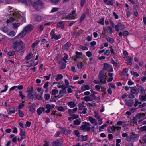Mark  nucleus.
Listing matches in <instances>:
<instances>
[{
	"instance_id": "23",
	"label": "nucleus",
	"mask_w": 146,
	"mask_h": 146,
	"mask_svg": "<svg viewBox=\"0 0 146 146\" xmlns=\"http://www.w3.org/2000/svg\"><path fill=\"white\" fill-rule=\"evenodd\" d=\"M66 91L65 89H63V90H60L59 92V94L57 96L58 98H60L63 95L66 93Z\"/></svg>"
},
{
	"instance_id": "30",
	"label": "nucleus",
	"mask_w": 146,
	"mask_h": 146,
	"mask_svg": "<svg viewBox=\"0 0 146 146\" xmlns=\"http://www.w3.org/2000/svg\"><path fill=\"white\" fill-rule=\"evenodd\" d=\"M128 70V68H125V69H124L122 72L123 74L125 76H126L127 77H128V74L127 73Z\"/></svg>"
},
{
	"instance_id": "21",
	"label": "nucleus",
	"mask_w": 146,
	"mask_h": 146,
	"mask_svg": "<svg viewBox=\"0 0 146 146\" xmlns=\"http://www.w3.org/2000/svg\"><path fill=\"white\" fill-rule=\"evenodd\" d=\"M33 54L32 53H30L26 56L25 59L27 60H29L33 57Z\"/></svg>"
},
{
	"instance_id": "6",
	"label": "nucleus",
	"mask_w": 146,
	"mask_h": 146,
	"mask_svg": "<svg viewBox=\"0 0 146 146\" xmlns=\"http://www.w3.org/2000/svg\"><path fill=\"white\" fill-rule=\"evenodd\" d=\"M75 10L73 11L70 14L68 15L65 17V19L72 20L74 19L77 17V16L75 14Z\"/></svg>"
},
{
	"instance_id": "52",
	"label": "nucleus",
	"mask_w": 146,
	"mask_h": 146,
	"mask_svg": "<svg viewBox=\"0 0 146 146\" xmlns=\"http://www.w3.org/2000/svg\"><path fill=\"white\" fill-rule=\"evenodd\" d=\"M61 57V56L60 54H58L56 58V61L58 62H60V58Z\"/></svg>"
},
{
	"instance_id": "33",
	"label": "nucleus",
	"mask_w": 146,
	"mask_h": 146,
	"mask_svg": "<svg viewBox=\"0 0 146 146\" xmlns=\"http://www.w3.org/2000/svg\"><path fill=\"white\" fill-rule=\"evenodd\" d=\"M107 126V124H104L102 125L99 128V130L100 131H103V129L104 128L106 127Z\"/></svg>"
},
{
	"instance_id": "34",
	"label": "nucleus",
	"mask_w": 146,
	"mask_h": 146,
	"mask_svg": "<svg viewBox=\"0 0 146 146\" xmlns=\"http://www.w3.org/2000/svg\"><path fill=\"white\" fill-rule=\"evenodd\" d=\"M25 131L23 130H21V131L20 133V135L21 136V138L22 139H23L25 135Z\"/></svg>"
},
{
	"instance_id": "18",
	"label": "nucleus",
	"mask_w": 146,
	"mask_h": 146,
	"mask_svg": "<svg viewBox=\"0 0 146 146\" xmlns=\"http://www.w3.org/2000/svg\"><path fill=\"white\" fill-rule=\"evenodd\" d=\"M104 2L108 5H113L114 3V0H104Z\"/></svg>"
},
{
	"instance_id": "37",
	"label": "nucleus",
	"mask_w": 146,
	"mask_h": 146,
	"mask_svg": "<svg viewBox=\"0 0 146 146\" xmlns=\"http://www.w3.org/2000/svg\"><path fill=\"white\" fill-rule=\"evenodd\" d=\"M15 32L14 31H13L10 32L8 35L9 36L13 37L15 35Z\"/></svg>"
},
{
	"instance_id": "11",
	"label": "nucleus",
	"mask_w": 146,
	"mask_h": 146,
	"mask_svg": "<svg viewBox=\"0 0 146 146\" xmlns=\"http://www.w3.org/2000/svg\"><path fill=\"white\" fill-rule=\"evenodd\" d=\"M27 33L25 31L23 30L18 35L15 37L16 39H20L25 36Z\"/></svg>"
},
{
	"instance_id": "27",
	"label": "nucleus",
	"mask_w": 146,
	"mask_h": 146,
	"mask_svg": "<svg viewBox=\"0 0 146 146\" xmlns=\"http://www.w3.org/2000/svg\"><path fill=\"white\" fill-rule=\"evenodd\" d=\"M63 78V76L61 74H57L55 78V80L56 81H58L59 80L62 79Z\"/></svg>"
},
{
	"instance_id": "25",
	"label": "nucleus",
	"mask_w": 146,
	"mask_h": 146,
	"mask_svg": "<svg viewBox=\"0 0 146 146\" xmlns=\"http://www.w3.org/2000/svg\"><path fill=\"white\" fill-rule=\"evenodd\" d=\"M71 43L69 42H68L65 44L63 46V48L64 49H68L69 47L71 46Z\"/></svg>"
},
{
	"instance_id": "36",
	"label": "nucleus",
	"mask_w": 146,
	"mask_h": 146,
	"mask_svg": "<svg viewBox=\"0 0 146 146\" xmlns=\"http://www.w3.org/2000/svg\"><path fill=\"white\" fill-rule=\"evenodd\" d=\"M74 124L76 125H79L81 123V120L80 119H78L74 121Z\"/></svg>"
},
{
	"instance_id": "28",
	"label": "nucleus",
	"mask_w": 146,
	"mask_h": 146,
	"mask_svg": "<svg viewBox=\"0 0 146 146\" xmlns=\"http://www.w3.org/2000/svg\"><path fill=\"white\" fill-rule=\"evenodd\" d=\"M67 104L68 106L71 108H73L75 107L76 106V104L73 102L70 101Z\"/></svg>"
},
{
	"instance_id": "10",
	"label": "nucleus",
	"mask_w": 146,
	"mask_h": 146,
	"mask_svg": "<svg viewBox=\"0 0 146 146\" xmlns=\"http://www.w3.org/2000/svg\"><path fill=\"white\" fill-rule=\"evenodd\" d=\"M76 55L72 57V58L74 61H76L77 60L80 58L82 55L81 52L76 51Z\"/></svg>"
},
{
	"instance_id": "29",
	"label": "nucleus",
	"mask_w": 146,
	"mask_h": 146,
	"mask_svg": "<svg viewBox=\"0 0 146 146\" xmlns=\"http://www.w3.org/2000/svg\"><path fill=\"white\" fill-rule=\"evenodd\" d=\"M40 41L38 40H36L33 43L31 46V47L33 48H34L39 43Z\"/></svg>"
},
{
	"instance_id": "41",
	"label": "nucleus",
	"mask_w": 146,
	"mask_h": 146,
	"mask_svg": "<svg viewBox=\"0 0 146 146\" xmlns=\"http://www.w3.org/2000/svg\"><path fill=\"white\" fill-rule=\"evenodd\" d=\"M77 110V107L73 109L72 110H69L68 111V113H74L75 111H76Z\"/></svg>"
},
{
	"instance_id": "14",
	"label": "nucleus",
	"mask_w": 146,
	"mask_h": 146,
	"mask_svg": "<svg viewBox=\"0 0 146 146\" xmlns=\"http://www.w3.org/2000/svg\"><path fill=\"white\" fill-rule=\"evenodd\" d=\"M58 63L60 64L59 68L60 69H63L66 68V63L60 60V62Z\"/></svg>"
},
{
	"instance_id": "54",
	"label": "nucleus",
	"mask_w": 146,
	"mask_h": 146,
	"mask_svg": "<svg viewBox=\"0 0 146 146\" xmlns=\"http://www.w3.org/2000/svg\"><path fill=\"white\" fill-rule=\"evenodd\" d=\"M139 130L142 131H146V126H144L141 127Z\"/></svg>"
},
{
	"instance_id": "46",
	"label": "nucleus",
	"mask_w": 146,
	"mask_h": 146,
	"mask_svg": "<svg viewBox=\"0 0 146 146\" xmlns=\"http://www.w3.org/2000/svg\"><path fill=\"white\" fill-rule=\"evenodd\" d=\"M42 94H41L40 95L36 94V98L39 100H42L43 98Z\"/></svg>"
},
{
	"instance_id": "12",
	"label": "nucleus",
	"mask_w": 146,
	"mask_h": 146,
	"mask_svg": "<svg viewBox=\"0 0 146 146\" xmlns=\"http://www.w3.org/2000/svg\"><path fill=\"white\" fill-rule=\"evenodd\" d=\"M33 29V26L32 25L29 24L25 27L23 29L27 33L31 31Z\"/></svg>"
},
{
	"instance_id": "61",
	"label": "nucleus",
	"mask_w": 146,
	"mask_h": 146,
	"mask_svg": "<svg viewBox=\"0 0 146 146\" xmlns=\"http://www.w3.org/2000/svg\"><path fill=\"white\" fill-rule=\"evenodd\" d=\"M82 62H80L77 64V67L78 69H81L82 68Z\"/></svg>"
},
{
	"instance_id": "47",
	"label": "nucleus",
	"mask_w": 146,
	"mask_h": 146,
	"mask_svg": "<svg viewBox=\"0 0 146 146\" xmlns=\"http://www.w3.org/2000/svg\"><path fill=\"white\" fill-rule=\"evenodd\" d=\"M90 86L88 85H85L84 86V89L83 88V91L85 90H88L90 89Z\"/></svg>"
},
{
	"instance_id": "16",
	"label": "nucleus",
	"mask_w": 146,
	"mask_h": 146,
	"mask_svg": "<svg viewBox=\"0 0 146 146\" xmlns=\"http://www.w3.org/2000/svg\"><path fill=\"white\" fill-rule=\"evenodd\" d=\"M88 118L89 121L92 124H94L95 125H97L98 124L96 119L93 118L92 117L89 116Z\"/></svg>"
},
{
	"instance_id": "45",
	"label": "nucleus",
	"mask_w": 146,
	"mask_h": 146,
	"mask_svg": "<svg viewBox=\"0 0 146 146\" xmlns=\"http://www.w3.org/2000/svg\"><path fill=\"white\" fill-rule=\"evenodd\" d=\"M94 117L97 119L100 117V115L96 111H94Z\"/></svg>"
},
{
	"instance_id": "15",
	"label": "nucleus",
	"mask_w": 146,
	"mask_h": 146,
	"mask_svg": "<svg viewBox=\"0 0 146 146\" xmlns=\"http://www.w3.org/2000/svg\"><path fill=\"white\" fill-rule=\"evenodd\" d=\"M33 88H31L30 90L28 91V97L29 98L33 99L34 98V95L33 94Z\"/></svg>"
},
{
	"instance_id": "9",
	"label": "nucleus",
	"mask_w": 146,
	"mask_h": 146,
	"mask_svg": "<svg viewBox=\"0 0 146 146\" xmlns=\"http://www.w3.org/2000/svg\"><path fill=\"white\" fill-rule=\"evenodd\" d=\"M121 129V127H120L115 126L109 127L108 128V130L110 132L113 133L115 130H118Z\"/></svg>"
},
{
	"instance_id": "13",
	"label": "nucleus",
	"mask_w": 146,
	"mask_h": 146,
	"mask_svg": "<svg viewBox=\"0 0 146 146\" xmlns=\"http://www.w3.org/2000/svg\"><path fill=\"white\" fill-rule=\"evenodd\" d=\"M90 129V128L89 127V124L88 123L83 122V130L88 131Z\"/></svg>"
},
{
	"instance_id": "38",
	"label": "nucleus",
	"mask_w": 146,
	"mask_h": 146,
	"mask_svg": "<svg viewBox=\"0 0 146 146\" xmlns=\"http://www.w3.org/2000/svg\"><path fill=\"white\" fill-rule=\"evenodd\" d=\"M52 93L53 95H56L58 94V91L57 89H54L52 90Z\"/></svg>"
},
{
	"instance_id": "53",
	"label": "nucleus",
	"mask_w": 146,
	"mask_h": 146,
	"mask_svg": "<svg viewBox=\"0 0 146 146\" xmlns=\"http://www.w3.org/2000/svg\"><path fill=\"white\" fill-rule=\"evenodd\" d=\"M59 9V8H57V7H54L51 10V11L50 12L51 13H54L55 12L57 11Z\"/></svg>"
},
{
	"instance_id": "60",
	"label": "nucleus",
	"mask_w": 146,
	"mask_h": 146,
	"mask_svg": "<svg viewBox=\"0 0 146 146\" xmlns=\"http://www.w3.org/2000/svg\"><path fill=\"white\" fill-rule=\"evenodd\" d=\"M15 52L14 51H11L9 52L7 54L9 56H12L14 55L15 54Z\"/></svg>"
},
{
	"instance_id": "17",
	"label": "nucleus",
	"mask_w": 146,
	"mask_h": 146,
	"mask_svg": "<svg viewBox=\"0 0 146 146\" xmlns=\"http://www.w3.org/2000/svg\"><path fill=\"white\" fill-rule=\"evenodd\" d=\"M45 111V109L44 108L40 107L37 110V113L38 115H39L42 114V112H44Z\"/></svg>"
},
{
	"instance_id": "49",
	"label": "nucleus",
	"mask_w": 146,
	"mask_h": 146,
	"mask_svg": "<svg viewBox=\"0 0 146 146\" xmlns=\"http://www.w3.org/2000/svg\"><path fill=\"white\" fill-rule=\"evenodd\" d=\"M19 115L21 117H23L24 116V113L22 111L20 110H18Z\"/></svg>"
},
{
	"instance_id": "51",
	"label": "nucleus",
	"mask_w": 146,
	"mask_h": 146,
	"mask_svg": "<svg viewBox=\"0 0 146 146\" xmlns=\"http://www.w3.org/2000/svg\"><path fill=\"white\" fill-rule=\"evenodd\" d=\"M24 102V101H23L22 103H21L19 104V105L18 106V108H17L18 109H20L22 108H23L24 106V104H23V103Z\"/></svg>"
},
{
	"instance_id": "56",
	"label": "nucleus",
	"mask_w": 146,
	"mask_h": 146,
	"mask_svg": "<svg viewBox=\"0 0 146 146\" xmlns=\"http://www.w3.org/2000/svg\"><path fill=\"white\" fill-rule=\"evenodd\" d=\"M19 93L20 97L22 99H23L25 97V96L23 94L22 91L21 90L19 91Z\"/></svg>"
},
{
	"instance_id": "63",
	"label": "nucleus",
	"mask_w": 146,
	"mask_h": 146,
	"mask_svg": "<svg viewBox=\"0 0 146 146\" xmlns=\"http://www.w3.org/2000/svg\"><path fill=\"white\" fill-rule=\"evenodd\" d=\"M86 54V55L88 57H90L92 56V53L90 51H87Z\"/></svg>"
},
{
	"instance_id": "19",
	"label": "nucleus",
	"mask_w": 146,
	"mask_h": 146,
	"mask_svg": "<svg viewBox=\"0 0 146 146\" xmlns=\"http://www.w3.org/2000/svg\"><path fill=\"white\" fill-rule=\"evenodd\" d=\"M145 116V115L144 113H143L142 114H139L137 115L135 117L137 119H142L141 120H139V121H142V120L144 119L143 118V117Z\"/></svg>"
},
{
	"instance_id": "50",
	"label": "nucleus",
	"mask_w": 146,
	"mask_h": 146,
	"mask_svg": "<svg viewBox=\"0 0 146 146\" xmlns=\"http://www.w3.org/2000/svg\"><path fill=\"white\" fill-rule=\"evenodd\" d=\"M111 66H110V65L108 64H107L105 63L104 64V67L105 69L106 70H108V68H111Z\"/></svg>"
},
{
	"instance_id": "42",
	"label": "nucleus",
	"mask_w": 146,
	"mask_h": 146,
	"mask_svg": "<svg viewBox=\"0 0 146 146\" xmlns=\"http://www.w3.org/2000/svg\"><path fill=\"white\" fill-rule=\"evenodd\" d=\"M83 99L84 100L86 101H89L92 100V99L89 96H86L84 97L83 98Z\"/></svg>"
},
{
	"instance_id": "40",
	"label": "nucleus",
	"mask_w": 146,
	"mask_h": 146,
	"mask_svg": "<svg viewBox=\"0 0 146 146\" xmlns=\"http://www.w3.org/2000/svg\"><path fill=\"white\" fill-rule=\"evenodd\" d=\"M137 137L138 135L137 134H133L130 135V137L131 138L132 140H134Z\"/></svg>"
},
{
	"instance_id": "39",
	"label": "nucleus",
	"mask_w": 146,
	"mask_h": 146,
	"mask_svg": "<svg viewBox=\"0 0 146 146\" xmlns=\"http://www.w3.org/2000/svg\"><path fill=\"white\" fill-rule=\"evenodd\" d=\"M50 97V95L49 94H46L44 96V98L46 100H48Z\"/></svg>"
},
{
	"instance_id": "31",
	"label": "nucleus",
	"mask_w": 146,
	"mask_h": 146,
	"mask_svg": "<svg viewBox=\"0 0 146 146\" xmlns=\"http://www.w3.org/2000/svg\"><path fill=\"white\" fill-rule=\"evenodd\" d=\"M137 119L135 117L133 119H131L129 121V122L130 123V125H131L132 123H136L137 122Z\"/></svg>"
},
{
	"instance_id": "4",
	"label": "nucleus",
	"mask_w": 146,
	"mask_h": 146,
	"mask_svg": "<svg viewBox=\"0 0 146 146\" xmlns=\"http://www.w3.org/2000/svg\"><path fill=\"white\" fill-rule=\"evenodd\" d=\"M55 30L54 29H52L50 33L51 39L58 40L61 38V35L60 34L57 35L55 32Z\"/></svg>"
},
{
	"instance_id": "8",
	"label": "nucleus",
	"mask_w": 146,
	"mask_h": 146,
	"mask_svg": "<svg viewBox=\"0 0 146 146\" xmlns=\"http://www.w3.org/2000/svg\"><path fill=\"white\" fill-rule=\"evenodd\" d=\"M63 143V141L60 140H57L53 142L52 144L53 146H61Z\"/></svg>"
},
{
	"instance_id": "58",
	"label": "nucleus",
	"mask_w": 146,
	"mask_h": 146,
	"mask_svg": "<svg viewBox=\"0 0 146 146\" xmlns=\"http://www.w3.org/2000/svg\"><path fill=\"white\" fill-rule=\"evenodd\" d=\"M4 89L3 90H2L1 91V93L5 92L7 90L8 88V86L7 85H5L4 86Z\"/></svg>"
},
{
	"instance_id": "55",
	"label": "nucleus",
	"mask_w": 146,
	"mask_h": 146,
	"mask_svg": "<svg viewBox=\"0 0 146 146\" xmlns=\"http://www.w3.org/2000/svg\"><path fill=\"white\" fill-rule=\"evenodd\" d=\"M139 97L141 98V100L143 101H145L146 100V95L142 96L139 95Z\"/></svg>"
},
{
	"instance_id": "43",
	"label": "nucleus",
	"mask_w": 146,
	"mask_h": 146,
	"mask_svg": "<svg viewBox=\"0 0 146 146\" xmlns=\"http://www.w3.org/2000/svg\"><path fill=\"white\" fill-rule=\"evenodd\" d=\"M54 105H50L49 104H47L46 106V108L50 110L51 108H54Z\"/></svg>"
},
{
	"instance_id": "5",
	"label": "nucleus",
	"mask_w": 146,
	"mask_h": 146,
	"mask_svg": "<svg viewBox=\"0 0 146 146\" xmlns=\"http://www.w3.org/2000/svg\"><path fill=\"white\" fill-rule=\"evenodd\" d=\"M104 73V70L102 69L101 72H100L98 76L101 82L103 84L106 83V80L105 75H104V76H103ZM105 75H106V74Z\"/></svg>"
},
{
	"instance_id": "48",
	"label": "nucleus",
	"mask_w": 146,
	"mask_h": 146,
	"mask_svg": "<svg viewBox=\"0 0 146 146\" xmlns=\"http://www.w3.org/2000/svg\"><path fill=\"white\" fill-rule=\"evenodd\" d=\"M126 11L127 13V16L128 17H129L131 15V13L129 9H126Z\"/></svg>"
},
{
	"instance_id": "3",
	"label": "nucleus",
	"mask_w": 146,
	"mask_h": 146,
	"mask_svg": "<svg viewBox=\"0 0 146 146\" xmlns=\"http://www.w3.org/2000/svg\"><path fill=\"white\" fill-rule=\"evenodd\" d=\"M33 7L37 10L40 9L42 6V3L40 0H30Z\"/></svg>"
},
{
	"instance_id": "62",
	"label": "nucleus",
	"mask_w": 146,
	"mask_h": 146,
	"mask_svg": "<svg viewBox=\"0 0 146 146\" xmlns=\"http://www.w3.org/2000/svg\"><path fill=\"white\" fill-rule=\"evenodd\" d=\"M130 73L132 75H133L135 76L138 77L139 76V74L137 72H134L133 73L132 71H130Z\"/></svg>"
},
{
	"instance_id": "1",
	"label": "nucleus",
	"mask_w": 146,
	"mask_h": 146,
	"mask_svg": "<svg viewBox=\"0 0 146 146\" xmlns=\"http://www.w3.org/2000/svg\"><path fill=\"white\" fill-rule=\"evenodd\" d=\"M8 15H12L13 17H10L6 21L7 23L11 22H19L13 24L14 29L17 28L21 25V23H24L25 21V13H21L17 10L12 9L11 7H8L7 9Z\"/></svg>"
},
{
	"instance_id": "64",
	"label": "nucleus",
	"mask_w": 146,
	"mask_h": 146,
	"mask_svg": "<svg viewBox=\"0 0 146 146\" xmlns=\"http://www.w3.org/2000/svg\"><path fill=\"white\" fill-rule=\"evenodd\" d=\"M141 139L145 143H146V134L143 136Z\"/></svg>"
},
{
	"instance_id": "22",
	"label": "nucleus",
	"mask_w": 146,
	"mask_h": 146,
	"mask_svg": "<svg viewBox=\"0 0 146 146\" xmlns=\"http://www.w3.org/2000/svg\"><path fill=\"white\" fill-rule=\"evenodd\" d=\"M9 111L10 113H14L15 112L14 107L13 106H10L9 108Z\"/></svg>"
},
{
	"instance_id": "44",
	"label": "nucleus",
	"mask_w": 146,
	"mask_h": 146,
	"mask_svg": "<svg viewBox=\"0 0 146 146\" xmlns=\"http://www.w3.org/2000/svg\"><path fill=\"white\" fill-rule=\"evenodd\" d=\"M36 20L37 21H40L42 20L43 17L41 16H37L36 17Z\"/></svg>"
},
{
	"instance_id": "7",
	"label": "nucleus",
	"mask_w": 146,
	"mask_h": 146,
	"mask_svg": "<svg viewBox=\"0 0 146 146\" xmlns=\"http://www.w3.org/2000/svg\"><path fill=\"white\" fill-rule=\"evenodd\" d=\"M113 27L117 32L123 30L125 28L124 25L120 23H117L114 26H113Z\"/></svg>"
},
{
	"instance_id": "2",
	"label": "nucleus",
	"mask_w": 146,
	"mask_h": 146,
	"mask_svg": "<svg viewBox=\"0 0 146 146\" xmlns=\"http://www.w3.org/2000/svg\"><path fill=\"white\" fill-rule=\"evenodd\" d=\"M12 47L16 51L22 52L25 50V44L21 40L17 41L13 43Z\"/></svg>"
},
{
	"instance_id": "35",
	"label": "nucleus",
	"mask_w": 146,
	"mask_h": 146,
	"mask_svg": "<svg viewBox=\"0 0 146 146\" xmlns=\"http://www.w3.org/2000/svg\"><path fill=\"white\" fill-rule=\"evenodd\" d=\"M106 40L109 42L112 43L114 42V40L109 37H106Z\"/></svg>"
},
{
	"instance_id": "59",
	"label": "nucleus",
	"mask_w": 146,
	"mask_h": 146,
	"mask_svg": "<svg viewBox=\"0 0 146 146\" xmlns=\"http://www.w3.org/2000/svg\"><path fill=\"white\" fill-rule=\"evenodd\" d=\"M139 90L141 92V93L145 92V90L141 86H139L138 87Z\"/></svg>"
},
{
	"instance_id": "32",
	"label": "nucleus",
	"mask_w": 146,
	"mask_h": 146,
	"mask_svg": "<svg viewBox=\"0 0 146 146\" xmlns=\"http://www.w3.org/2000/svg\"><path fill=\"white\" fill-rule=\"evenodd\" d=\"M135 111V109H132L130 110V111H127L126 112V114L128 115V116L127 117L128 118L129 117V116L131 115L132 113L133 112Z\"/></svg>"
},
{
	"instance_id": "26",
	"label": "nucleus",
	"mask_w": 146,
	"mask_h": 146,
	"mask_svg": "<svg viewBox=\"0 0 146 146\" xmlns=\"http://www.w3.org/2000/svg\"><path fill=\"white\" fill-rule=\"evenodd\" d=\"M127 58V64L128 65H131L132 64V60L133 58L128 56Z\"/></svg>"
},
{
	"instance_id": "20",
	"label": "nucleus",
	"mask_w": 146,
	"mask_h": 146,
	"mask_svg": "<svg viewBox=\"0 0 146 146\" xmlns=\"http://www.w3.org/2000/svg\"><path fill=\"white\" fill-rule=\"evenodd\" d=\"M64 56L62 58H61L60 60L66 63H67V61L66 60H68L69 58V56L66 53H64Z\"/></svg>"
},
{
	"instance_id": "57",
	"label": "nucleus",
	"mask_w": 146,
	"mask_h": 146,
	"mask_svg": "<svg viewBox=\"0 0 146 146\" xmlns=\"http://www.w3.org/2000/svg\"><path fill=\"white\" fill-rule=\"evenodd\" d=\"M128 55V52L125 51H123V58H127L128 56H127Z\"/></svg>"
},
{
	"instance_id": "24",
	"label": "nucleus",
	"mask_w": 146,
	"mask_h": 146,
	"mask_svg": "<svg viewBox=\"0 0 146 146\" xmlns=\"http://www.w3.org/2000/svg\"><path fill=\"white\" fill-rule=\"evenodd\" d=\"M29 108V110L31 113H33L35 112V108L33 104H31L30 105Z\"/></svg>"
}]
</instances>
